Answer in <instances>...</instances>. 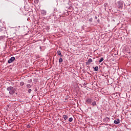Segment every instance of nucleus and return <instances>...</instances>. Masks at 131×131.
Returning a JSON list of instances; mask_svg holds the SVG:
<instances>
[{"instance_id":"obj_19","label":"nucleus","mask_w":131,"mask_h":131,"mask_svg":"<svg viewBox=\"0 0 131 131\" xmlns=\"http://www.w3.org/2000/svg\"><path fill=\"white\" fill-rule=\"evenodd\" d=\"M31 92H32V90L31 89H29L28 90V92L29 93V94H31Z\"/></svg>"},{"instance_id":"obj_11","label":"nucleus","mask_w":131,"mask_h":131,"mask_svg":"<svg viewBox=\"0 0 131 131\" xmlns=\"http://www.w3.org/2000/svg\"><path fill=\"white\" fill-rule=\"evenodd\" d=\"M92 105L93 107H95L96 106H97V103L96 102V101H93L92 103Z\"/></svg>"},{"instance_id":"obj_9","label":"nucleus","mask_w":131,"mask_h":131,"mask_svg":"<svg viewBox=\"0 0 131 131\" xmlns=\"http://www.w3.org/2000/svg\"><path fill=\"white\" fill-rule=\"evenodd\" d=\"M57 55L60 56V57H63V55H62V53H61V51L60 50L57 51Z\"/></svg>"},{"instance_id":"obj_7","label":"nucleus","mask_w":131,"mask_h":131,"mask_svg":"<svg viewBox=\"0 0 131 131\" xmlns=\"http://www.w3.org/2000/svg\"><path fill=\"white\" fill-rule=\"evenodd\" d=\"M93 62V59L91 58H89L88 60V62H86V65H89V64H91Z\"/></svg>"},{"instance_id":"obj_16","label":"nucleus","mask_w":131,"mask_h":131,"mask_svg":"<svg viewBox=\"0 0 131 131\" xmlns=\"http://www.w3.org/2000/svg\"><path fill=\"white\" fill-rule=\"evenodd\" d=\"M62 62H63V59L60 57V58L59 59V63H62Z\"/></svg>"},{"instance_id":"obj_1","label":"nucleus","mask_w":131,"mask_h":131,"mask_svg":"<svg viewBox=\"0 0 131 131\" xmlns=\"http://www.w3.org/2000/svg\"><path fill=\"white\" fill-rule=\"evenodd\" d=\"M7 91L9 92L10 95H14V93L16 92V89L12 86H10L7 88Z\"/></svg>"},{"instance_id":"obj_24","label":"nucleus","mask_w":131,"mask_h":131,"mask_svg":"<svg viewBox=\"0 0 131 131\" xmlns=\"http://www.w3.org/2000/svg\"><path fill=\"white\" fill-rule=\"evenodd\" d=\"M105 6H106V4H104V7H105Z\"/></svg>"},{"instance_id":"obj_6","label":"nucleus","mask_w":131,"mask_h":131,"mask_svg":"<svg viewBox=\"0 0 131 131\" xmlns=\"http://www.w3.org/2000/svg\"><path fill=\"white\" fill-rule=\"evenodd\" d=\"M41 14H42L43 16H46V15H47V11H46L45 10H41Z\"/></svg>"},{"instance_id":"obj_10","label":"nucleus","mask_w":131,"mask_h":131,"mask_svg":"<svg viewBox=\"0 0 131 131\" xmlns=\"http://www.w3.org/2000/svg\"><path fill=\"white\" fill-rule=\"evenodd\" d=\"M63 119H64V120H67V119H68V116H67L66 115H63Z\"/></svg>"},{"instance_id":"obj_5","label":"nucleus","mask_w":131,"mask_h":131,"mask_svg":"<svg viewBox=\"0 0 131 131\" xmlns=\"http://www.w3.org/2000/svg\"><path fill=\"white\" fill-rule=\"evenodd\" d=\"M7 39V37L5 35L0 36V40L4 41Z\"/></svg>"},{"instance_id":"obj_12","label":"nucleus","mask_w":131,"mask_h":131,"mask_svg":"<svg viewBox=\"0 0 131 131\" xmlns=\"http://www.w3.org/2000/svg\"><path fill=\"white\" fill-rule=\"evenodd\" d=\"M93 69L95 71H98L99 70V67L98 66H96L95 67H93Z\"/></svg>"},{"instance_id":"obj_20","label":"nucleus","mask_w":131,"mask_h":131,"mask_svg":"<svg viewBox=\"0 0 131 131\" xmlns=\"http://www.w3.org/2000/svg\"><path fill=\"white\" fill-rule=\"evenodd\" d=\"M106 119L107 121H109V120H110V118H109V117H106Z\"/></svg>"},{"instance_id":"obj_2","label":"nucleus","mask_w":131,"mask_h":131,"mask_svg":"<svg viewBox=\"0 0 131 131\" xmlns=\"http://www.w3.org/2000/svg\"><path fill=\"white\" fill-rule=\"evenodd\" d=\"M118 6L119 9H121V8L123 7V1L118 2Z\"/></svg>"},{"instance_id":"obj_25","label":"nucleus","mask_w":131,"mask_h":131,"mask_svg":"<svg viewBox=\"0 0 131 131\" xmlns=\"http://www.w3.org/2000/svg\"><path fill=\"white\" fill-rule=\"evenodd\" d=\"M95 19H97V16H95Z\"/></svg>"},{"instance_id":"obj_22","label":"nucleus","mask_w":131,"mask_h":131,"mask_svg":"<svg viewBox=\"0 0 131 131\" xmlns=\"http://www.w3.org/2000/svg\"><path fill=\"white\" fill-rule=\"evenodd\" d=\"M54 13H52L51 14V16H52V17H53V16H54Z\"/></svg>"},{"instance_id":"obj_15","label":"nucleus","mask_w":131,"mask_h":131,"mask_svg":"<svg viewBox=\"0 0 131 131\" xmlns=\"http://www.w3.org/2000/svg\"><path fill=\"white\" fill-rule=\"evenodd\" d=\"M73 121V118H72V117H71L69 119V122H72Z\"/></svg>"},{"instance_id":"obj_3","label":"nucleus","mask_w":131,"mask_h":131,"mask_svg":"<svg viewBox=\"0 0 131 131\" xmlns=\"http://www.w3.org/2000/svg\"><path fill=\"white\" fill-rule=\"evenodd\" d=\"M14 61H15V57L12 56L10 59L8 60V63L9 64H11V63H12V62H14Z\"/></svg>"},{"instance_id":"obj_18","label":"nucleus","mask_w":131,"mask_h":131,"mask_svg":"<svg viewBox=\"0 0 131 131\" xmlns=\"http://www.w3.org/2000/svg\"><path fill=\"white\" fill-rule=\"evenodd\" d=\"M31 82H32V79L28 80V83H31Z\"/></svg>"},{"instance_id":"obj_21","label":"nucleus","mask_w":131,"mask_h":131,"mask_svg":"<svg viewBox=\"0 0 131 131\" xmlns=\"http://www.w3.org/2000/svg\"><path fill=\"white\" fill-rule=\"evenodd\" d=\"M89 21H90V22H93V18H91L89 19Z\"/></svg>"},{"instance_id":"obj_4","label":"nucleus","mask_w":131,"mask_h":131,"mask_svg":"<svg viewBox=\"0 0 131 131\" xmlns=\"http://www.w3.org/2000/svg\"><path fill=\"white\" fill-rule=\"evenodd\" d=\"M92 101H93V99H91L90 98H88L86 99V102L87 103V104H92Z\"/></svg>"},{"instance_id":"obj_14","label":"nucleus","mask_w":131,"mask_h":131,"mask_svg":"<svg viewBox=\"0 0 131 131\" xmlns=\"http://www.w3.org/2000/svg\"><path fill=\"white\" fill-rule=\"evenodd\" d=\"M31 86H32V85H31L30 84H27V88L28 89H30V88H31Z\"/></svg>"},{"instance_id":"obj_13","label":"nucleus","mask_w":131,"mask_h":131,"mask_svg":"<svg viewBox=\"0 0 131 131\" xmlns=\"http://www.w3.org/2000/svg\"><path fill=\"white\" fill-rule=\"evenodd\" d=\"M103 61H104V58H103V57H101L100 58V59L99 60V63H102V62H103Z\"/></svg>"},{"instance_id":"obj_23","label":"nucleus","mask_w":131,"mask_h":131,"mask_svg":"<svg viewBox=\"0 0 131 131\" xmlns=\"http://www.w3.org/2000/svg\"><path fill=\"white\" fill-rule=\"evenodd\" d=\"M28 128H30V125H28Z\"/></svg>"},{"instance_id":"obj_8","label":"nucleus","mask_w":131,"mask_h":131,"mask_svg":"<svg viewBox=\"0 0 131 131\" xmlns=\"http://www.w3.org/2000/svg\"><path fill=\"white\" fill-rule=\"evenodd\" d=\"M120 123V120L119 119L115 120L114 121V123H115V124H119V123Z\"/></svg>"},{"instance_id":"obj_17","label":"nucleus","mask_w":131,"mask_h":131,"mask_svg":"<svg viewBox=\"0 0 131 131\" xmlns=\"http://www.w3.org/2000/svg\"><path fill=\"white\" fill-rule=\"evenodd\" d=\"M24 84H25L24 82L21 81V82H20V85L21 86H23V85H24Z\"/></svg>"}]
</instances>
